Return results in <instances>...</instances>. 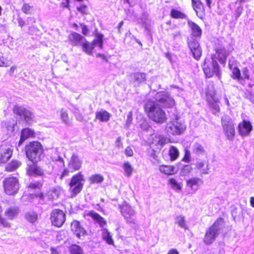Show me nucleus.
<instances>
[{
	"instance_id": "53",
	"label": "nucleus",
	"mask_w": 254,
	"mask_h": 254,
	"mask_svg": "<svg viewBox=\"0 0 254 254\" xmlns=\"http://www.w3.org/2000/svg\"><path fill=\"white\" fill-rule=\"evenodd\" d=\"M125 153L127 157H131L133 155V151L131 147L127 146L125 149Z\"/></svg>"
},
{
	"instance_id": "1",
	"label": "nucleus",
	"mask_w": 254,
	"mask_h": 254,
	"mask_svg": "<svg viewBox=\"0 0 254 254\" xmlns=\"http://www.w3.org/2000/svg\"><path fill=\"white\" fill-rule=\"evenodd\" d=\"M155 101L148 100L144 104V110L150 119L157 123H163L167 120L165 112L161 108H172L175 101L168 92H159L155 95Z\"/></svg>"
},
{
	"instance_id": "23",
	"label": "nucleus",
	"mask_w": 254,
	"mask_h": 254,
	"mask_svg": "<svg viewBox=\"0 0 254 254\" xmlns=\"http://www.w3.org/2000/svg\"><path fill=\"white\" fill-rule=\"evenodd\" d=\"M111 117V114L106 110H101L96 113V119L100 122H107Z\"/></svg>"
},
{
	"instance_id": "50",
	"label": "nucleus",
	"mask_w": 254,
	"mask_h": 254,
	"mask_svg": "<svg viewBox=\"0 0 254 254\" xmlns=\"http://www.w3.org/2000/svg\"><path fill=\"white\" fill-rule=\"evenodd\" d=\"M70 172V170L67 168L64 169L62 172L61 174L60 175L59 178L60 180H62L65 177H67L69 176V173Z\"/></svg>"
},
{
	"instance_id": "61",
	"label": "nucleus",
	"mask_w": 254,
	"mask_h": 254,
	"mask_svg": "<svg viewBox=\"0 0 254 254\" xmlns=\"http://www.w3.org/2000/svg\"><path fill=\"white\" fill-rule=\"evenodd\" d=\"M86 6L85 5H81L79 7H77V10L78 11L82 13H86Z\"/></svg>"
},
{
	"instance_id": "55",
	"label": "nucleus",
	"mask_w": 254,
	"mask_h": 254,
	"mask_svg": "<svg viewBox=\"0 0 254 254\" xmlns=\"http://www.w3.org/2000/svg\"><path fill=\"white\" fill-rule=\"evenodd\" d=\"M31 7L27 3H24L22 7V11L26 13H30V9Z\"/></svg>"
},
{
	"instance_id": "64",
	"label": "nucleus",
	"mask_w": 254,
	"mask_h": 254,
	"mask_svg": "<svg viewBox=\"0 0 254 254\" xmlns=\"http://www.w3.org/2000/svg\"><path fill=\"white\" fill-rule=\"evenodd\" d=\"M236 11L237 14H238V16L240 15L243 11V6L242 5H240L237 8Z\"/></svg>"
},
{
	"instance_id": "20",
	"label": "nucleus",
	"mask_w": 254,
	"mask_h": 254,
	"mask_svg": "<svg viewBox=\"0 0 254 254\" xmlns=\"http://www.w3.org/2000/svg\"><path fill=\"white\" fill-rule=\"evenodd\" d=\"M159 171L163 174L167 175H174L177 173L175 167L171 165H161L159 167Z\"/></svg>"
},
{
	"instance_id": "6",
	"label": "nucleus",
	"mask_w": 254,
	"mask_h": 254,
	"mask_svg": "<svg viewBox=\"0 0 254 254\" xmlns=\"http://www.w3.org/2000/svg\"><path fill=\"white\" fill-rule=\"evenodd\" d=\"M224 219L222 217L217 218L215 222L206 231L203 242L207 245H211L218 236L219 231L222 229Z\"/></svg>"
},
{
	"instance_id": "42",
	"label": "nucleus",
	"mask_w": 254,
	"mask_h": 254,
	"mask_svg": "<svg viewBox=\"0 0 254 254\" xmlns=\"http://www.w3.org/2000/svg\"><path fill=\"white\" fill-rule=\"evenodd\" d=\"M123 167L125 170L127 176L129 177L131 175L133 171V169L128 162H125L123 164Z\"/></svg>"
},
{
	"instance_id": "14",
	"label": "nucleus",
	"mask_w": 254,
	"mask_h": 254,
	"mask_svg": "<svg viewBox=\"0 0 254 254\" xmlns=\"http://www.w3.org/2000/svg\"><path fill=\"white\" fill-rule=\"evenodd\" d=\"M203 183V181L197 177H192L186 181V186L192 192H194L199 189L200 185Z\"/></svg>"
},
{
	"instance_id": "13",
	"label": "nucleus",
	"mask_w": 254,
	"mask_h": 254,
	"mask_svg": "<svg viewBox=\"0 0 254 254\" xmlns=\"http://www.w3.org/2000/svg\"><path fill=\"white\" fill-rule=\"evenodd\" d=\"M81 165L82 161L80 160L78 157L75 154H72L67 164L69 169L70 170V172L73 173L79 170Z\"/></svg>"
},
{
	"instance_id": "5",
	"label": "nucleus",
	"mask_w": 254,
	"mask_h": 254,
	"mask_svg": "<svg viewBox=\"0 0 254 254\" xmlns=\"http://www.w3.org/2000/svg\"><path fill=\"white\" fill-rule=\"evenodd\" d=\"M3 190L8 196H14L20 189L19 180L18 177L9 175L3 179L2 182Z\"/></svg>"
},
{
	"instance_id": "16",
	"label": "nucleus",
	"mask_w": 254,
	"mask_h": 254,
	"mask_svg": "<svg viewBox=\"0 0 254 254\" xmlns=\"http://www.w3.org/2000/svg\"><path fill=\"white\" fill-rule=\"evenodd\" d=\"M83 216L84 217L86 216L90 217L101 227H103L107 225V221L99 214L93 210L88 211L87 213H85Z\"/></svg>"
},
{
	"instance_id": "49",
	"label": "nucleus",
	"mask_w": 254,
	"mask_h": 254,
	"mask_svg": "<svg viewBox=\"0 0 254 254\" xmlns=\"http://www.w3.org/2000/svg\"><path fill=\"white\" fill-rule=\"evenodd\" d=\"M240 134L242 136L247 135L251 132L253 128H238Z\"/></svg>"
},
{
	"instance_id": "2",
	"label": "nucleus",
	"mask_w": 254,
	"mask_h": 254,
	"mask_svg": "<svg viewBox=\"0 0 254 254\" xmlns=\"http://www.w3.org/2000/svg\"><path fill=\"white\" fill-rule=\"evenodd\" d=\"M25 152L29 161L33 163H37L41 160L44 153V149L42 144L38 141H30L25 146Z\"/></svg>"
},
{
	"instance_id": "7",
	"label": "nucleus",
	"mask_w": 254,
	"mask_h": 254,
	"mask_svg": "<svg viewBox=\"0 0 254 254\" xmlns=\"http://www.w3.org/2000/svg\"><path fill=\"white\" fill-rule=\"evenodd\" d=\"M65 214L62 210L55 209L51 212L50 220L52 224L55 227H62L65 221Z\"/></svg>"
},
{
	"instance_id": "48",
	"label": "nucleus",
	"mask_w": 254,
	"mask_h": 254,
	"mask_svg": "<svg viewBox=\"0 0 254 254\" xmlns=\"http://www.w3.org/2000/svg\"><path fill=\"white\" fill-rule=\"evenodd\" d=\"M242 81L245 79L250 78L249 70L247 67H244L242 69Z\"/></svg>"
},
{
	"instance_id": "56",
	"label": "nucleus",
	"mask_w": 254,
	"mask_h": 254,
	"mask_svg": "<svg viewBox=\"0 0 254 254\" xmlns=\"http://www.w3.org/2000/svg\"><path fill=\"white\" fill-rule=\"evenodd\" d=\"M132 120V111H130L128 113V114L127 115V121H126L127 126H129L130 125Z\"/></svg>"
},
{
	"instance_id": "35",
	"label": "nucleus",
	"mask_w": 254,
	"mask_h": 254,
	"mask_svg": "<svg viewBox=\"0 0 254 254\" xmlns=\"http://www.w3.org/2000/svg\"><path fill=\"white\" fill-rule=\"evenodd\" d=\"M26 220L30 223H34L36 222L38 219V215L35 212H28L25 213L24 216Z\"/></svg>"
},
{
	"instance_id": "39",
	"label": "nucleus",
	"mask_w": 254,
	"mask_h": 254,
	"mask_svg": "<svg viewBox=\"0 0 254 254\" xmlns=\"http://www.w3.org/2000/svg\"><path fill=\"white\" fill-rule=\"evenodd\" d=\"M12 64L11 59L4 57L3 56H0V66L7 67Z\"/></svg>"
},
{
	"instance_id": "33",
	"label": "nucleus",
	"mask_w": 254,
	"mask_h": 254,
	"mask_svg": "<svg viewBox=\"0 0 254 254\" xmlns=\"http://www.w3.org/2000/svg\"><path fill=\"white\" fill-rule=\"evenodd\" d=\"M89 181L90 184H99L104 181V177L100 174H96L91 175L89 178Z\"/></svg>"
},
{
	"instance_id": "24",
	"label": "nucleus",
	"mask_w": 254,
	"mask_h": 254,
	"mask_svg": "<svg viewBox=\"0 0 254 254\" xmlns=\"http://www.w3.org/2000/svg\"><path fill=\"white\" fill-rule=\"evenodd\" d=\"M18 209L16 207H10L5 210L4 213V216L10 220L16 217L18 214Z\"/></svg>"
},
{
	"instance_id": "19",
	"label": "nucleus",
	"mask_w": 254,
	"mask_h": 254,
	"mask_svg": "<svg viewBox=\"0 0 254 254\" xmlns=\"http://www.w3.org/2000/svg\"><path fill=\"white\" fill-rule=\"evenodd\" d=\"M195 169L198 170L201 174H207L210 172L208 162L207 161L196 162L195 164Z\"/></svg>"
},
{
	"instance_id": "51",
	"label": "nucleus",
	"mask_w": 254,
	"mask_h": 254,
	"mask_svg": "<svg viewBox=\"0 0 254 254\" xmlns=\"http://www.w3.org/2000/svg\"><path fill=\"white\" fill-rule=\"evenodd\" d=\"M61 117L62 120L66 124L67 123L68 121V114L67 112L64 109L61 110Z\"/></svg>"
},
{
	"instance_id": "43",
	"label": "nucleus",
	"mask_w": 254,
	"mask_h": 254,
	"mask_svg": "<svg viewBox=\"0 0 254 254\" xmlns=\"http://www.w3.org/2000/svg\"><path fill=\"white\" fill-rule=\"evenodd\" d=\"M176 223L181 227L185 229L187 228L185 217L183 216L180 215L176 217Z\"/></svg>"
},
{
	"instance_id": "41",
	"label": "nucleus",
	"mask_w": 254,
	"mask_h": 254,
	"mask_svg": "<svg viewBox=\"0 0 254 254\" xmlns=\"http://www.w3.org/2000/svg\"><path fill=\"white\" fill-rule=\"evenodd\" d=\"M103 35L100 33L97 34V39L93 41L94 47L95 46L99 47L101 49L103 48Z\"/></svg>"
},
{
	"instance_id": "27",
	"label": "nucleus",
	"mask_w": 254,
	"mask_h": 254,
	"mask_svg": "<svg viewBox=\"0 0 254 254\" xmlns=\"http://www.w3.org/2000/svg\"><path fill=\"white\" fill-rule=\"evenodd\" d=\"M188 23L191 28L192 35L193 37H200L202 33L201 28L193 22L189 21Z\"/></svg>"
},
{
	"instance_id": "54",
	"label": "nucleus",
	"mask_w": 254,
	"mask_h": 254,
	"mask_svg": "<svg viewBox=\"0 0 254 254\" xmlns=\"http://www.w3.org/2000/svg\"><path fill=\"white\" fill-rule=\"evenodd\" d=\"M238 127H252V126L250 121L244 120L242 123L239 124Z\"/></svg>"
},
{
	"instance_id": "29",
	"label": "nucleus",
	"mask_w": 254,
	"mask_h": 254,
	"mask_svg": "<svg viewBox=\"0 0 254 254\" xmlns=\"http://www.w3.org/2000/svg\"><path fill=\"white\" fill-rule=\"evenodd\" d=\"M168 184L174 190H181L182 188L181 183H179L174 178H170L168 180Z\"/></svg>"
},
{
	"instance_id": "47",
	"label": "nucleus",
	"mask_w": 254,
	"mask_h": 254,
	"mask_svg": "<svg viewBox=\"0 0 254 254\" xmlns=\"http://www.w3.org/2000/svg\"><path fill=\"white\" fill-rule=\"evenodd\" d=\"M182 161L189 163L190 161V151L188 149H185V154L182 158Z\"/></svg>"
},
{
	"instance_id": "26",
	"label": "nucleus",
	"mask_w": 254,
	"mask_h": 254,
	"mask_svg": "<svg viewBox=\"0 0 254 254\" xmlns=\"http://www.w3.org/2000/svg\"><path fill=\"white\" fill-rule=\"evenodd\" d=\"M102 238L108 245L114 246V240L108 229L102 230Z\"/></svg>"
},
{
	"instance_id": "40",
	"label": "nucleus",
	"mask_w": 254,
	"mask_h": 254,
	"mask_svg": "<svg viewBox=\"0 0 254 254\" xmlns=\"http://www.w3.org/2000/svg\"><path fill=\"white\" fill-rule=\"evenodd\" d=\"M10 219L5 216H2L0 215V227L9 228L11 226V223L9 222Z\"/></svg>"
},
{
	"instance_id": "45",
	"label": "nucleus",
	"mask_w": 254,
	"mask_h": 254,
	"mask_svg": "<svg viewBox=\"0 0 254 254\" xmlns=\"http://www.w3.org/2000/svg\"><path fill=\"white\" fill-rule=\"evenodd\" d=\"M193 151L194 153L199 154L204 153V149L202 145L199 144H196L193 148Z\"/></svg>"
},
{
	"instance_id": "38",
	"label": "nucleus",
	"mask_w": 254,
	"mask_h": 254,
	"mask_svg": "<svg viewBox=\"0 0 254 254\" xmlns=\"http://www.w3.org/2000/svg\"><path fill=\"white\" fill-rule=\"evenodd\" d=\"M43 183L40 181H36L34 182H31L29 183L27 186V188L28 189H30L31 190H40L43 187Z\"/></svg>"
},
{
	"instance_id": "58",
	"label": "nucleus",
	"mask_w": 254,
	"mask_h": 254,
	"mask_svg": "<svg viewBox=\"0 0 254 254\" xmlns=\"http://www.w3.org/2000/svg\"><path fill=\"white\" fill-rule=\"evenodd\" d=\"M116 147L117 148L122 147L123 144L122 142V138L121 137H118L115 141Z\"/></svg>"
},
{
	"instance_id": "8",
	"label": "nucleus",
	"mask_w": 254,
	"mask_h": 254,
	"mask_svg": "<svg viewBox=\"0 0 254 254\" xmlns=\"http://www.w3.org/2000/svg\"><path fill=\"white\" fill-rule=\"evenodd\" d=\"M70 230L76 237L79 240H83L88 235L87 230L82 226L80 221L73 220L70 223Z\"/></svg>"
},
{
	"instance_id": "60",
	"label": "nucleus",
	"mask_w": 254,
	"mask_h": 254,
	"mask_svg": "<svg viewBox=\"0 0 254 254\" xmlns=\"http://www.w3.org/2000/svg\"><path fill=\"white\" fill-rule=\"evenodd\" d=\"M192 169V167L189 165H184L183 168V171L185 173H190Z\"/></svg>"
},
{
	"instance_id": "62",
	"label": "nucleus",
	"mask_w": 254,
	"mask_h": 254,
	"mask_svg": "<svg viewBox=\"0 0 254 254\" xmlns=\"http://www.w3.org/2000/svg\"><path fill=\"white\" fill-rule=\"evenodd\" d=\"M49 193H50V195L51 196V197H50L51 199H54L55 197H58V195L57 194L56 190H51L49 192Z\"/></svg>"
},
{
	"instance_id": "21",
	"label": "nucleus",
	"mask_w": 254,
	"mask_h": 254,
	"mask_svg": "<svg viewBox=\"0 0 254 254\" xmlns=\"http://www.w3.org/2000/svg\"><path fill=\"white\" fill-rule=\"evenodd\" d=\"M214 55H216V60L218 59L220 64H225L228 54L224 48L220 47L219 48H217L216 51V54Z\"/></svg>"
},
{
	"instance_id": "32",
	"label": "nucleus",
	"mask_w": 254,
	"mask_h": 254,
	"mask_svg": "<svg viewBox=\"0 0 254 254\" xmlns=\"http://www.w3.org/2000/svg\"><path fill=\"white\" fill-rule=\"evenodd\" d=\"M70 254H84L82 248L76 244H72L68 247Z\"/></svg>"
},
{
	"instance_id": "46",
	"label": "nucleus",
	"mask_w": 254,
	"mask_h": 254,
	"mask_svg": "<svg viewBox=\"0 0 254 254\" xmlns=\"http://www.w3.org/2000/svg\"><path fill=\"white\" fill-rule=\"evenodd\" d=\"M225 134L229 139L232 138L235 135L234 128H226Z\"/></svg>"
},
{
	"instance_id": "15",
	"label": "nucleus",
	"mask_w": 254,
	"mask_h": 254,
	"mask_svg": "<svg viewBox=\"0 0 254 254\" xmlns=\"http://www.w3.org/2000/svg\"><path fill=\"white\" fill-rule=\"evenodd\" d=\"M13 151L10 148L0 146V165L6 164L11 158Z\"/></svg>"
},
{
	"instance_id": "9",
	"label": "nucleus",
	"mask_w": 254,
	"mask_h": 254,
	"mask_svg": "<svg viewBox=\"0 0 254 254\" xmlns=\"http://www.w3.org/2000/svg\"><path fill=\"white\" fill-rule=\"evenodd\" d=\"M13 112L14 114L18 116L20 119H23L27 123L32 120L33 118V113L30 110L22 106H14Z\"/></svg>"
},
{
	"instance_id": "11",
	"label": "nucleus",
	"mask_w": 254,
	"mask_h": 254,
	"mask_svg": "<svg viewBox=\"0 0 254 254\" xmlns=\"http://www.w3.org/2000/svg\"><path fill=\"white\" fill-rule=\"evenodd\" d=\"M120 211L124 218L128 221L132 222L134 211L132 207L126 202H124L119 207Z\"/></svg>"
},
{
	"instance_id": "44",
	"label": "nucleus",
	"mask_w": 254,
	"mask_h": 254,
	"mask_svg": "<svg viewBox=\"0 0 254 254\" xmlns=\"http://www.w3.org/2000/svg\"><path fill=\"white\" fill-rule=\"evenodd\" d=\"M30 196L32 198H38L40 200H43L45 197L44 193L42 191L32 193Z\"/></svg>"
},
{
	"instance_id": "3",
	"label": "nucleus",
	"mask_w": 254,
	"mask_h": 254,
	"mask_svg": "<svg viewBox=\"0 0 254 254\" xmlns=\"http://www.w3.org/2000/svg\"><path fill=\"white\" fill-rule=\"evenodd\" d=\"M216 55L207 56L202 65V69L207 78H210L215 74L218 78L221 76V69L216 60Z\"/></svg>"
},
{
	"instance_id": "59",
	"label": "nucleus",
	"mask_w": 254,
	"mask_h": 254,
	"mask_svg": "<svg viewBox=\"0 0 254 254\" xmlns=\"http://www.w3.org/2000/svg\"><path fill=\"white\" fill-rule=\"evenodd\" d=\"M82 33L84 35H87L89 33V31L87 26L85 25H81Z\"/></svg>"
},
{
	"instance_id": "4",
	"label": "nucleus",
	"mask_w": 254,
	"mask_h": 254,
	"mask_svg": "<svg viewBox=\"0 0 254 254\" xmlns=\"http://www.w3.org/2000/svg\"><path fill=\"white\" fill-rule=\"evenodd\" d=\"M85 181L84 175L81 172L73 175L68 183V191L70 197L73 198L77 196L82 191Z\"/></svg>"
},
{
	"instance_id": "22",
	"label": "nucleus",
	"mask_w": 254,
	"mask_h": 254,
	"mask_svg": "<svg viewBox=\"0 0 254 254\" xmlns=\"http://www.w3.org/2000/svg\"><path fill=\"white\" fill-rule=\"evenodd\" d=\"M131 80L135 85H138L146 80V74L142 72H136L130 75Z\"/></svg>"
},
{
	"instance_id": "12",
	"label": "nucleus",
	"mask_w": 254,
	"mask_h": 254,
	"mask_svg": "<svg viewBox=\"0 0 254 254\" xmlns=\"http://www.w3.org/2000/svg\"><path fill=\"white\" fill-rule=\"evenodd\" d=\"M26 173L28 176L34 177H42L44 172L42 168L37 165V163L29 164L26 169Z\"/></svg>"
},
{
	"instance_id": "31",
	"label": "nucleus",
	"mask_w": 254,
	"mask_h": 254,
	"mask_svg": "<svg viewBox=\"0 0 254 254\" xmlns=\"http://www.w3.org/2000/svg\"><path fill=\"white\" fill-rule=\"evenodd\" d=\"M82 47V50L87 54L91 55L92 54V50L94 49V45L93 42L91 43H89L86 40L81 45Z\"/></svg>"
},
{
	"instance_id": "63",
	"label": "nucleus",
	"mask_w": 254,
	"mask_h": 254,
	"mask_svg": "<svg viewBox=\"0 0 254 254\" xmlns=\"http://www.w3.org/2000/svg\"><path fill=\"white\" fill-rule=\"evenodd\" d=\"M167 254H180L176 249L173 248L169 250Z\"/></svg>"
},
{
	"instance_id": "10",
	"label": "nucleus",
	"mask_w": 254,
	"mask_h": 254,
	"mask_svg": "<svg viewBox=\"0 0 254 254\" xmlns=\"http://www.w3.org/2000/svg\"><path fill=\"white\" fill-rule=\"evenodd\" d=\"M188 43L193 58L196 60H199L202 54V50L199 43L193 37L189 39Z\"/></svg>"
},
{
	"instance_id": "17",
	"label": "nucleus",
	"mask_w": 254,
	"mask_h": 254,
	"mask_svg": "<svg viewBox=\"0 0 254 254\" xmlns=\"http://www.w3.org/2000/svg\"><path fill=\"white\" fill-rule=\"evenodd\" d=\"M35 136L34 131L30 128H23L21 131L18 145H20L26 139Z\"/></svg>"
},
{
	"instance_id": "28",
	"label": "nucleus",
	"mask_w": 254,
	"mask_h": 254,
	"mask_svg": "<svg viewBox=\"0 0 254 254\" xmlns=\"http://www.w3.org/2000/svg\"><path fill=\"white\" fill-rule=\"evenodd\" d=\"M229 66L232 71V78L234 79L237 80L238 82L242 83L241 74L239 68L236 66L233 67L232 65L230 63L229 64Z\"/></svg>"
},
{
	"instance_id": "25",
	"label": "nucleus",
	"mask_w": 254,
	"mask_h": 254,
	"mask_svg": "<svg viewBox=\"0 0 254 254\" xmlns=\"http://www.w3.org/2000/svg\"><path fill=\"white\" fill-rule=\"evenodd\" d=\"M21 165V163L17 160H12L5 167L4 170L7 172H11L16 170Z\"/></svg>"
},
{
	"instance_id": "57",
	"label": "nucleus",
	"mask_w": 254,
	"mask_h": 254,
	"mask_svg": "<svg viewBox=\"0 0 254 254\" xmlns=\"http://www.w3.org/2000/svg\"><path fill=\"white\" fill-rule=\"evenodd\" d=\"M167 143V139H166V138L164 137H159V138L157 141V144L158 145H159L160 146H164Z\"/></svg>"
},
{
	"instance_id": "37",
	"label": "nucleus",
	"mask_w": 254,
	"mask_h": 254,
	"mask_svg": "<svg viewBox=\"0 0 254 254\" xmlns=\"http://www.w3.org/2000/svg\"><path fill=\"white\" fill-rule=\"evenodd\" d=\"M171 16L172 17L176 19H185L187 17V16L185 14L181 12L180 11L174 9L171 10Z\"/></svg>"
},
{
	"instance_id": "52",
	"label": "nucleus",
	"mask_w": 254,
	"mask_h": 254,
	"mask_svg": "<svg viewBox=\"0 0 254 254\" xmlns=\"http://www.w3.org/2000/svg\"><path fill=\"white\" fill-rule=\"evenodd\" d=\"M193 9L197 12L196 9L200 8L201 2L199 0H191Z\"/></svg>"
},
{
	"instance_id": "18",
	"label": "nucleus",
	"mask_w": 254,
	"mask_h": 254,
	"mask_svg": "<svg viewBox=\"0 0 254 254\" xmlns=\"http://www.w3.org/2000/svg\"><path fill=\"white\" fill-rule=\"evenodd\" d=\"M68 37L74 46L81 45L84 41H85V38L76 32H72Z\"/></svg>"
},
{
	"instance_id": "30",
	"label": "nucleus",
	"mask_w": 254,
	"mask_h": 254,
	"mask_svg": "<svg viewBox=\"0 0 254 254\" xmlns=\"http://www.w3.org/2000/svg\"><path fill=\"white\" fill-rule=\"evenodd\" d=\"M168 154L170 156V160L174 161L179 157V151L177 147L174 146H171L169 148Z\"/></svg>"
},
{
	"instance_id": "34",
	"label": "nucleus",
	"mask_w": 254,
	"mask_h": 254,
	"mask_svg": "<svg viewBox=\"0 0 254 254\" xmlns=\"http://www.w3.org/2000/svg\"><path fill=\"white\" fill-rule=\"evenodd\" d=\"M212 101H208L209 103L210 106L213 110V113L214 114H216L217 113H218L220 110L219 106L217 102V99L215 98L214 96L212 95ZM208 100H209L208 99Z\"/></svg>"
},
{
	"instance_id": "36",
	"label": "nucleus",
	"mask_w": 254,
	"mask_h": 254,
	"mask_svg": "<svg viewBox=\"0 0 254 254\" xmlns=\"http://www.w3.org/2000/svg\"><path fill=\"white\" fill-rule=\"evenodd\" d=\"M222 125L223 127H232L234 126L232 119L227 115H224L222 117Z\"/></svg>"
}]
</instances>
